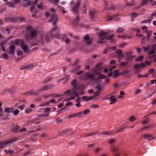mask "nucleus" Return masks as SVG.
<instances>
[{
    "mask_svg": "<svg viewBox=\"0 0 156 156\" xmlns=\"http://www.w3.org/2000/svg\"><path fill=\"white\" fill-rule=\"evenodd\" d=\"M58 29L57 27H54L50 31L49 34L45 37V40L46 42L48 43L50 41L51 38L54 37L63 41L66 44H69L70 41L69 39L67 37V34H61L58 33Z\"/></svg>",
    "mask_w": 156,
    "mask_h": 156,
    "instance_id": "obj_1",
    "label": "nucleus"
},
{
    "mask_svg": "<svg viewBox=\"0 0 156 156\" xmlns=\"http://www.w3.org/2000/svg\"><path fill=\"white\" fill-rule=\"evenodd\" d=\"M80 5V3L76 1H72L70 3L71 11L73 12V13L77 17L75 20V22L77 23L80 19L78 12L79 7Z\"/></svg>",
    "mask_w": 156,
    "mask_h": 156,
    "instance_id": "obj_2",
    "label": "nucleus"
},
{
    "mask_svg": "<svg viewBox=\"0 0 156 156\" xmlns=\"http://www.w3.org/2000/svg\"><path fill=\"white\" fill-rule=\"evenodd\" d=\"M127 128V127H122L119 128L118 131L114 129L108 131H103L101 132V134L108 135H114Z\"/></svg>",
    "mask_w": 156,
    "mask_h": 156,
    "instance_id": "obj_3",
    "label": "nucleus"
},
{
    "mask_svg": "<svg viewBox=\"0 0 156 156\" xmlns=\"http://www.w3.org/2000/svg\"><path fill=\"white\" fill-rule=\"evenodd\" d=\"M105 7L104 9L105 10H114L117 8V6L116 5H112L110 7H108V2L107 0H104Z\"/></svg>",
    "mask_w": 156,
    "mask_h": 156,
    "instance_id": "obj_4",
    "label": "nucleus"
},
{
    "mask_svg": "<svg viewBox=\"0 0 156 156\" xmlns=\"http://www.w3.org/2000/svg\"><path fill=\"white\" fill-rule=\"evenodd\" d=\"M90 16L91 20L94 21L97 16V11L94 9H92L89 11Z\"/></svg>",
    "mask_w": 156,
    "mask_h": 156,
    "instance_id": "obj_5",
    "label": "nucleus"
},
{
    "mask_svg": "<svg viewBox=\"0 0 156 156\" xmlns=\"http://www.w3.org/2000/svg\"><path fill=\"white\" fill-rule=\"evenodd\" d=\"M83 39L87 45H89L91 44L92 40L89 35L87 34L83 36Z\"/></svg>",
    "mask_w": 156,
    "mask_h": 156,
    "instance_id": "obj_6",
    "label": "nucleus"
},
{
    "mask_svg": "<svg viewBox=\"0 0 156 156\" xmlns=\"http://www.w3.org/2000/svg\"><path fill=\"white\" fill-rule=\"evenodd\" d=\"M58 19L57 16L55 15H54L52 16L51 19L49 20V23H52V24L53 25H55L58 22Z\"/></svg>",
    "mask_w": 156,
    "mask_h": 156,
    "instance_id": "obj_7",
    "label": "nucleus"
},
{
    "mask_svg": "<svg viewBox=\"0 0 156 156\" xmlns=\"http://www.w3.org/2000/svg\"><path fill=\"white\" fill-rule=\"evenodd\" d=\"M133 52L132 51H129L126 53V60L127 62H131L132 55L133 54Z\"/></svg>",
    "mask_w": 156,
    "mask_h": 156,
    "instance_id": "obj_8",
    "label": "nucleus"
},
{
    "mask_svg": "<svg viewBox=\"0 0 156 156\" xmlns=\"http://www.w3.org/2000/svg\"><path fill=\"white\" fill-rule=\"evenodd\" d=\"M16 49V47L13 43H11L9 47V49L10 52L9 53V54L10 55H13L14 54L15 51Z\"/></svg>",
    "mask_w": 156,
    "mask_h": 156,
    "instance_id": "obj_9",
    "label": "nucleus"
},
{
    "mask_svg": "<svg viewBox=\"0 0 156 156\" xmlns=\"http://www.w3.org/2000/svg\"><path fill=\"white\" fill-rule=\"evenodd\" d=\"M35 64H31L29 65L24 66L20 68V69L21 70L25 69H33L36 65Z\"/></svg>",
    "mask_w": 156,
    "mask_h": 156,
    "instance_id": "obj_10",
    "label": "nucleus"
},
{
    "mask_svg": "<svg viewBox=\"0 0 156 156\" xmlns=\"http://www.w3.org/2000/svg\"><path fill=\"white\" fill-rule=\"evenodd\" d=\"M13 142H9L6 141L4 142H0V149L6 147L7 145L9 144H12Z\"/></svg>",
    "mask_w": 156,
    "mask_h": 156,
    "instance_id": "obj_11",
    "label": "nucleus"
},
{
    "mask_svg": "<svg viewBox=\"0 0 156 156\" xmlns=\"http://www.w3.org/2000/svg\"><path fill=\"white\" fill-rule=\"evenodd\" d=\"M142 65H143L140 64V63L134 65L133 66V70L136 72H138L140 69L142 68Z\"/></svg>",
    "mask_w": 156,
    "mask_h": 156,
    "instance_id": "obj_12",
    "label": "nucleus"
},
{
    "mask_svg": "<svg viewBox=\"0 0 156 156\" xmlns=\"http://www.w3.org/2000/svg\"><path fill=\"white\" fill-rule=\"evenodd\" d=\"M106 16L108 18V19L106 20V21L111 20L114 18L117 17L119 16L117 14H114L110 16L108 13L106 14Z\"/></svg>",
    "mask_w": 156,
    "mask_h": 156,
    "instance_id": "obj_13",
    "label": "nucleus"
},
{
    "mask_svg": "<svg viewBox=\"0 0 156 156\" xmlns=\"http://www.w3.org/2000/svg\"><path fill=\"white\" fill-rule=\"evenodd\" d=\"M53 86L51 85H46L44 86L41 89H40L41 92L42 91H44L48 90L50 88L52 87Z\"/></svg>",
    "mask_w": 156,
    "mask_h": 156,
    "instance_id": "obj_14",
    "label": "nucleus"
},
{
    "mask_svg": "<svg viewBox=\"0 0 156 156\" xmlns=\"http://www.w3.org/2000/svg\"><path fill=\"white\" fill-rule=\"evenodd\" d=\"M41 92V90L40 89L38 90H30V94L31 95H37L40 94Z\"/></svg>",
    "mask_w": 156,
    "mask_h": 156,
    "instance_id": "obj_15",
    "label": "nucleus"
},
{
    "mask_svg": "<svg viewBox=\"0 0 156 156\" xmlns=\"http://www.w3.org/2000/svg\"><path fill=\"white\" fill-rule=\"evenodd\" d=\"M37 34V30H31L30 33V36L32 37V38L33 39L35 38Z\"/></svg>",
    "mask_w": 156,
    "mask_h": 156,
    "instance_id": "obj_16",
    "label": "nucleus"
},
{
    "mask_svg": "<svg viewBox=\"0 0 156 156\" xmlns=\"http://www.w3.org/2000/svg\"><path fill=\"white\" fill-rule=\"evenodd\" d=\"M22 49L24 51L25 53L28 54L29 52V51L28 49L27 46L23 43L21 46Z\"/></svg>",
    "mask_w": 156,
    "mask_h": 156,
    "instance_id": "obj_17",
    "label": "nucleus"
},
{
    "mask_svg": "<svg viewBox=\"0 0 156 156\" xmlns=\"http://www.w3.org/2000/svg\"><path fill=\"white\" fill-rule=\"evenodd\" d=\"M70 76L68 75H66L65 77L60 79L58 81V82L64 81V83H65L68 81L70 79Z\"/></svg>",
    "mask_w": 156,
    "mask_h": 156,
    "instance_id": "obj_18",
    "label": "nucleus"
},
{
    "mask_svg": "<svg viewBox=\"0 0 156 156\" xmlns=\"http://www.w3.org/2000/svg\"><path fill=\"white\" fill-rule=\"evenodd\" d=\"M70 130L69 129H65L63 130L61 132V134L62 135H66L68 136L70 134Z\"/></svg>",
    "mask_w": 156,
    "mask_h": 156,
    "instance_id": "obj_19",
    "label": "nucleus"
},
{
    "mask_svg": "<svg viewBox=\"0 0 156 156\" xmlns=\"http://www.w3.org/2000/svg\"><path fill=\"white\" fill-rule=\"evenodd\" d=\"M143 137L145 139H148V140L149 141H150L154 138L152 135L147 134L144 135Z\"/></svg>",
    "mask_w": 156,
    "mask_h": 156,
    "instance_id": "obj_20",
    "label": "nucleus"
},
{
    "mask_svg": "<svg viewBox=\"0 0 156 156\" xmlns=\"http://www.w3.org/2000/svg\"><path fill=\"white\" fill-rule=\"evenodd\" d=\"M23 43V41L19 39L15 40L14 42V44L16 46H18L20 45H21Z\"/></svg>",
    "mask_w": 156,
    "mask_h": 156,
    "instance_id": "obj_21",
    "label": "nucleus"
},
{
    "mask_svg": "<svg viewBox=\"0 0 156 156\" xmlns=\"http://www.w3.org/2000/svg\"><path fill=\"white\" fill-rule=\"evenodd\" d=\"M13 107H11L10 108L5 107L4 108V112L5 113H7L8 112L12 113L13 110Z\"/></svg>",
    "mask_w": 156,
    "mask_h": 156,
    "instance_id": "obj_22",
    "label": "nucleus"
},
{
    "mask_svg": "<svg viewBox=\"0 0 156 156\" xmlns=\"http://www.w3.org/2000/svg\"><path fill=\"white\" fill-rule=\"evenodd\" d=\"M156 47L154 45H153L152 46V48H151V51L149 52L148 55H152L154 54L155 51Z\"/></svg>",
    "mask_w": 156,
    "mask_h": 156,
    "instance_id": "obj_23",
    "label": "nucleus"
},
{
    "mask_svg": "<svg viewBox=\"0 0 156 156\" xmlns=\"http://www.w3.org/2000/svg\"><path fill=\"white\" fill-rule=\"evenodd\" d=\"M129 72H130V71L129 70H127L123 71L120 73H119V74H116L115 75V76H122V75H124V74H127L129 73Z\"/></svg>",
    "mask_w": 156,
    "mask_h": 156,
    "instance_id": "obj_24",
    "label": "nucleus"
},
{
    "mask_svg": "<svg viewBox=\"0 0 156 156\" xmlns=\"http://www.w3.org/2000/svg\"><path fill=\"white\" fill-rule=\"evenodd\" d=\"M98 35L99 36L100 38H103L106 37L107 35L108 34L106 32H101L98 33Z\"/></svg>",
    "mask_w": 156,
    "mask_h": 156,
    "instance_id": "obj_25",
    "label": "nucleus"
},
{
    "mask_svg": "<svg viewBox=\"0 0 156 156\" xmlns=\"http://www.w3.org/2000/svg\"><path fill=\"white\" fill-rule=\"evenodd\" d=\"M107 76L103 74H100L98 76L97 78H95L96 81H98L100 79H102L106 78L107 77Z\"/></svg>",
    "mask_w": 156,
    "mask_h": 156,
    "instance_id": "obj_26",
    "label": "nucleus"
},
{
    "mask_svg": "<svg viewBox=\"0 0 156 156\" xmlns=\"http://www.w3.org/2000/svg\"><path fill=\"white\" fill-rule=\"evenodd\" d=\"M34 6H31L30 8V10L32 13H34V14L32 15V16L33 17H35L36 16V13L37 12L35 11H34Z\"/></svg>",
    "mask_w": 156,
    "mask_h": 156,
    "instance_id": "obj_27",
    "label": "nucleus"
},
{
    "mask_svg": "<svg viewBox=\"0 0 156 156\" xmlns=\"http://www.w3.org/2000/svg\"><path fill=\"white\" fill-rule=\"evenodd\" d=\"M79 59H76L73 64V66H75L77 69H79L80 68V66L78 64Z\"/></svg>",
    "mask_w": 156,
    "mask_h": 156,
    "instance_id": "obj_28",
    "label": "nucleus"
},
{
    "mask_svg": "<svg viewBox=\"0 0 156 156\" xmlns=\"http://www.w3.org/2000/svg\"><path fill=\"white\" fill-rule=\"evenodd\" d=\"M93 98V97H90L87 98L86 96H83L82 98V100H85V101L87 102L92 100Z\"/></svg>",
    "mask_w": 156,
    "mask_h": 156,
    "instance_id": "obj_29",
    "label": "nucleus"
},
{
    "mask_svg": "<svg viewBox=\"0 0 156 156\" xmlns=\"http://www.w3.org/2000/svg\"><path fill=\"white\" fill-rule=\"evenodd\" d=\"M37 7L38 9L41 10L44 9H45V6L43 5L42 2H41L40 4H37Z\"/></svg>",
    "mask_w": 156,
    "mask_h": 156,
    "instance_id": "obj_30",
    "label": "nucleus"
},
{
    "mask_svg": "<svg viewBox=\"0 0 156 156\" xmlns=\"http://www.w3.org/2000/svg\"><path fill=\"white\" fill-rule=\"evenodd\" d=\"M104 38L105 39V40H112L114 39L113 38V35H111L108 36H107L104 37Z\"/></svg>",
    "mask_w": 156,
    "mask_h": 156,
    "instance_id": "obj_31",
    "label": "nucleus"
},
{
    "mask_svg": "<svg viewBox=\"0 0 156 156\" xmlns=\"http://www.w3.org/2000/svg\"><path fill=\"white\" fill-rule=\"evenodd\" d=\"M112 74H114V75H113V77L114 79L116 78L119 76H115L116 74H119V70L117 69L113 71V72H112Z\"/></svg>",
    "mask_w": 156,
    "mask_h": 156,
    "instance_id": "obj_32",
    "label": "nucleus"
},
{
    "mask_svg": "<svg viewBox=\"0 0 156 156\" xmlns=\"http://www.w3.org/2000/svg\"><path fill=\"white\" fill-rule=\"evenodd\" d=\"M19 127L17 126L13 127L11 129V131L14 133H17L18 132Z\"/></svg>",
    "mask_w": 156,
    "mask_h": 156,
    "instance_id": "obj_33",
    "label": "nucleus"
},
{
    "mask_svg": "<svg viewBox=\"0 0 156 156\" xmlns=\"http://www.w3.org/2000/svg\"><path fill=\"white\" fill-rule=\"evenodd\" d=\"M86 79L91 80L92 78H93L94 76V75H91L90 74H88L87 73L85 74Z\"/></svg>",
    "mask_w": 156,
    "mask_h": 156,
    "instance_id": "obj_34",
    "label": "nucleus"
},
{
    "mask_svg": "<svg viewBox=\"0 0 156 156\" xmlns=\"http://www.w3.org/2000/svg\"><path fill=\"white\" fill-rule=\"evenodd\" d=\"M71 86L74 87H76L77 85L76 80V79H74L73 80L71 83Z\"/></svg>",
    "mask_w": 156,
    "mask_h": 156,
    "instance_id": "obj_35",
    "label": "nucleus"
},
{
    "mask_svg": "<svg viewBox=\"0 0 156 156\" xmlns=\"http://www.w3.org/2000/svg\"><path fill=\"white\" fill-rule=\"evenodd\" d=\"M112 95L110 94L107 95L105 96L103 98V99L104 100H109L112 99Z\"/></svg>",
    "mask_w": 156,
    "mask_h": 156,
    "instance_id": "obj_36",
    "label": "nucleus"
},
{
    "mask_svg": "<svg viewBox=\"0 0 156 156\" xmlns=\"http://www.w3.org/2000/svg\"><path fill=\"white\" fill-rule=\"evenodd\" d=\"M125 30L123 27H119L116 30V32L117 33H120L124 32Z\"/></svg>",
    "mask_w": 156,
    "mask_h": 156,
    "instance_id": "obj_37",
    "label": "nucleus"
},
{
    "mask_svg": "<svg viewBox=\"0 0 156 156\" xmlns=\"http://www.w3.org/2000/svg\"><path fill=\"white\" fill-rule=\"evenodd\" d=\"M20 111L17 109H16L14 110V108H13V110L12 112L13 115L15 116H16L19 113Z\"/></svg>",
    "mask_w": 156,
    "mask_h": 156,
    "instance_id": "obj_38",
    "label": "nucleus"
},
{
    "mask_svg": "<svg viewBox=\"0 0 156 156\" xmlns=\"http://www.w3.org/2000/svg\"><path fill=\"white\" fill-rule=\"evenodd\" d=\"M140 64H141L143 65V66H142V68L145 67L146 65L149 66L150 65V62L148 61H146L144 62L143 63H140Z\"/></svg>",
    "mask_w": 156,
    "mask_h": 156,
    "instance_id": "obj_39",
    "label": "nucleus"
},
{
    "mask_svg": "<svg viewBox=\"0 0 156 156\" xmlns=\"http://www.w3.org/2000/svg\"><path fill=\"white\" fill-rule=\"evenodd\" d=\"M148 3L147 0H143L142 2L141 3V7H143L147 4Z\"/></svg>",
    "mask_w": 156,
    "mask_h": 156,
    "instance_id": "obj_40",
    "label": "nucleus"
},
{
    "mask_svg": "<svg viewBox=\"0 0 156 156\" xmlns=\"http://www.w3.org/2000/svg\"><path fill=\"white\" fill-rule=\"evenodd\" d=\"M105 39L104 38V37L103 38H100V40L97 42V44H104L105 43V42L104 41V40Z\"/></svg>",
    "mask_w": 156,
    "mask_h": 156,
    "instance_id": "obj_41",
    "label": "nucleus"
},
{
    "mask_svg": "<svg viewBox=\"0 0 156 156\" xmlns=\"http://www.w3.org/2000/svg\"><path fill=\"white\" fill-rule=\"evenodd\" d=\"M152 20L151 18H150L147 20H144L141 22V23H146L150 22Z\"/></svg>",
    "mask_w": 156,
    "mask_h": 156,
    "instance_id": "obj_42",
    "label": "nucleus"
},
{
    "mask_svg": "<svg viewBox=\"0 0 156 156\" xmlns=\"http://www.w3.org/2000/svg\"><path fill=\"white\" fill-rule=\"evenodd\" d=\"M25 39L27 41H30L32 39H33L32 38V37L30 36V35H26L25 36Z\"/></svg>",
    "mask_w": 156,
    "mask_h": 156,
    "instance_id": "obj_43",
    "label": "nucleus"
},
{
    "mask_svg": "<svg viewBox=\"0 0 156 156\" xmlns=\"http://www.w3.org/2000/svg\"><path fill=\"white\" fill-rule=\"evenodd\" d=\"M150 119H146L145 121H142L141 122V123L143 125H144L147 124L149 122H150Z\"/></svg>",
    "mask_w": 156,
    "mask_h": 156,
    "instance_id": "obj_44",
    "label": "nucleus"
},
{
    "mask_svg": "<svg viewBox=\"0 0 156 156\" xmlns=\"http://www.w3.org/2000/svg\"><path fill=\"white\" fill-rule=\"evenodd\" d=\"M76 92V87H74L72 89L71 94V95H74V94Z\"/></svg>",
    "mask_w": 156,
    "mask_h": 156,
    "instance_id": "obj_45",
    "label": "nucleus"
},
{
    "mask_svg": "<svg viewBox=\"0 0 156 156\" xmlns=\"http://www.w3.org/2000/svg\"><path fill=\"white\" fill-rule=\"evenodd\" d=\"M138 15L137 14H133L131 16V21H133L134 20V18L138 16Z\"/></svg>",
    "mask_w": 156,
    "mask_h": 156,
    "instance_id": "obj_46",
    "label": "nucleus"
},
{
    "mask_svg": "<svg viewBox=\"0 0 156 156\" xmlns=\"http://www.w3.org/2000/svg\"><path fill=\"white\" fill-rule=\"evenodd\" d=\"M79 78L80 80H86L85 74L79 76Z\"/></svg>",
    "mask_w": 156,
    "mask_h": 156,
    "instance_id": "obj_47",
    "label": "nucleus"
},
{
    "mask_svg": "<svg viewBox=\"0 0 156 156\" xmlns=\"http://www.w3.org/2000/svg\"><path fill=\"white\" fill-rule=\"evenodd\" d=\"M111 99V100L110 101V104L111 105L114 104L115 102H116L117 101V100L115 98H112V99Z\"/></svg>",
    "mask_w": 156,
    "mask_h": 156,
    "instance_id": "obj_48",
    "label": "nucleus"
},
{
    "mask_svg": "<svg viewBox=\"0 0 156 156\" xmlns=\"http://www.w3.org/2000/svg\"><path fill=\"white\" fill-rule=\"evenodd\" d=\"M87 11V9L86 6L84 5L82 8V11L83 13H85Z\"/></svg>",
    "mask_w": 156,
    "mask_h": 156,
    "instance_id": "obj_49",
    "label": "nucleus"
},
{
    "mask_svg": "<svg viewBox=\"0 0 156 156\" xmlns=\"http://www.w3.org/2000/svg\"><path fill=\"white\" fill-rule=\"evenodd\" d=\"M143 58V57L142 56H140L139 57L135 59V62H140L142 60Z\"/></svg>",
    "mask_w": 156,
    "mask_h": 156,
    "instance_id": "obj_50",
    "label": "nucleus"
},
{
    "mask_svg": "<svg viewBox=\"0 0 156 156\" xmlns=\"http://www.w3.org/2000/svg\"><path fill=\"white\" fill-rule=\"evenodd\" d=\"M32 112V110L30 108H28L25 110V112L27 114L31 113Z\"/></svg>",
    "mask_w": 156,
    "mask_h": 156,
    "instance_id": "obj_51",
    "label": "nucleus"
},
{
    "mask_svg": "<svg viewBox=\"0 0 156 156\" xmlns=\"http://www.w3.org/2000/svg\"><path fill=\"white\" fill-rule=\"evenodd\" d=\"M152 127V126H147L144 127H143L141 129L140 131H138V132H141V131H143L146 129H148V128H151Z\"/></svg>",
    "mask_w": 156,
    "mask_h": 156,
    "instance_id": "obj_52",
    "label": "nucleus"
},
{
    "mask_svg": "<svg viewBox=\"0 0 156 156\" xmlns=\"http://www.w3.org/2000/svg\"><path fill=\"white\" fill-rule=\"evenodd\" d=\"M2 57L5 59H7L8 58V55L6 54H4L2 55H1L0 56V58H2Z\"/></svg>",
    "mask_w": 156,
    "mask_h": 156,
    "instance_id": "obj_53",
    "label": "nucleus"
},
{
    "mask_svg": "<svg viewBox=\"0 0 156 156\" xmlns=\"http://www.w3.org/2000/svg\"><path fill=\"white\" fill-rule=\"evenodd\" d=\"M96 90L98 92H101L103 90L101 87L100 86L96 87Z\"/></svg>",
    "mask_w": 156,
    "mask_h": 156,
    "instance_id": "obj_54",
    "label": "nucleus"
},
{
    "mask_svg": "<svg viewBox=\"0 0 156 156\" xmlns=\"http://www.w3.org/2000/svg\"><path fill=\"white\" fill-rule=\"evenodd\" d=\"M90 112V110L89 109H85L83 113V115H86L88 114Z\"/></svg>",
    "mask_w": 156,
    "mask_h": 156,
    "instance_id": "obj_55",
    "label": "nucleus"
},
{
    "mask_svg": "<svg viewBox=\"0 0 156 156\" xmlns=\"http://www.w3.org/2000/svg\"><path fill=\"white\" fill-rule=\"evenodd\" d=\"M51 78H48L46 79L43 82V83H46L51 80Z\"/></svg>",
    "mask_w": 156,
    "mask_h": 156,
    "instance_id": "obj_56",
    "label": "nucleus"
},
{
    "mask_svg": "<svg viewBox=\"0 0 156 156\" xmlns=\"http://www.w3.org/2000/svg\"><path fill=\"white\" fill-rule=\"evenodd\" d=\"M101 64L100 63H99L97 64L95 67V69H100L101 68Z\"/></svg>",
    "mask_w": 156,
    "mask_h": 156,
    "instance_id": "obj_57",
    "label": "nucleus"
},
{
    "mask_svg": "<svg viewBox=\"0 0 156 156\" xmlns=\"http://www.w3.org/2000/svg\"><path fill=\"white\" fill-rule=\"evenodd\" d=\"M4 151L6 152L7 154H9L12 153L14 151L12 150H4Z\"/></svg>",
    "mask_w": 156,
    "mask_h": 156,
    "instance_id": "obj_58",
    "label": "nucleus"
},
{
    "mask_svg": "<svg viewBox=\"0 0 156 156\" xmlns=\"http://www.w3.org/2000/svg\"><path fill=\"white\" fill-rule=\"evenodd\" d=\"M48 1L51 2H53L54 4H56L59 2L60 0H48Z\"/></svg>",
    "mask_w": 156,
    "mask_h": 156,
    "instance_id": "obj_59",
    "label": "nucleus"
},
{
    "mask_svg": "<svg viewBox=\"0 0 156 156\" xmlns=\"http://www.w3.org/2000/svg\"><path fill=\"white\" fill-rule=\"evenodd\" d=\"M128 64L127 61L126 62H121L120 63V65L122 66H125Z\"/></svg>",
    "mask_w": 156,
    "mask_h": 156,
    "instance_id": "obj_60",
    "label": "nucleus"
},
{
    "mask_svg": "<svg viewBox=\"0 0 156 156\" xmlns=\"http://www.w3.org/2000/svg\"><path fill=\"white\" fill-rule=\"evenodd\" d=\"M141 91L140 89H136L134 91V94L135 95H137L140 93Z\"/></svg>",
    "mask_w": 156,
    "mask_h": 156,
    "instance_id": "obj_61",
    "label": "nucleus"
},
{
    "mask_svg": "<svg viewBox=\"0 0 156 156\" xmlns=\"http://www.w3.org/2000/svg\"><path fill=\"white\" fill-rule=\"evenodd\" d=\"M135 4L134 3H127L126 4L125 6V7H126L130 6H135Z\"/></svg>",
    "mask_w": 156,
    "mask_h": 156,
    "instance_id": "obj_62",
    "label": "nucleus"
},
{
    "mask_svg": "<svg viewBox=\"0 0 156 156\" xmlns=\"http://www.w3.org/2000/svg\"><path fill=\"white\" fill-rule=\"evenodd\" d=\"M142 49L145 52H147L149 51V48L147 47H143L142 48Z\"/></svg>",
    "mask_w": 156,
    "mask_h": 156,
    "instance_id": "obj_63",
    "label": "nucleus"
},
{
    "mask_svg": "<svg viewBox=\"0 0 156 156\" xmlns=\"http://www.w3.org/2000/svg\"><path fill=\"white\" fill-rule=\"evenodd\" d=\"M25 107V105L24 104H22V105L20 106L18 108L21 110H23L24 108Z\"/></svg>",
    "mask_w": 156,
    "mask_h": 156,
    "instance_id": "obj_64",
    "label": "nucleus"
}]
</instances>
